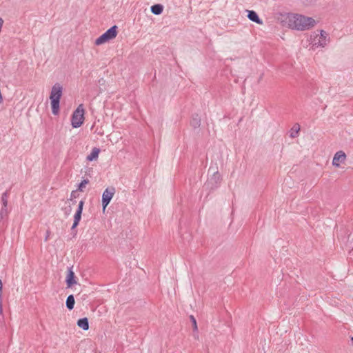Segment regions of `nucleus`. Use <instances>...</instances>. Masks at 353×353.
I'll return each mask as SVG.
<instances>
[{
  "label": "nucleus",
  "instance_id": "obj_1",
  "mask_svg": "<svg viewBox=\"0 0 353 353\" xmlns=\"http://www.w3.org/2000/svg\"><path fill=\"white\" fill-rule=\"evenodd\" d=\"M287 26L294 30L304 31L315 26L316 21L314 19L300 14L290 13L285 16Z\"/></svg>",
  "mask_w": 353,
  "mask_h": 353
},
{
  "label": "nucleus",
  "instance_id": "obj_2",
  "mask_svg": "<svg viewBox=\"0 0 353 353\" xmlns=\"http://www.w3.org/2000/svg\"><path fill=\"white\" fill-rule=\"evenodd\" d=\"M63 87L59 83H55L51 90L50 94L52 112L54 115H57L59 112V103L62 96Z\"/></svg>",
  "mask_w": 353,
  "mask_h": 353
},
{
  "label": "nucleus",
  "instance_id": "obj_3",
  "mask_svg": "<svg viewBox=\"0 0 353 353\" xmlns=\"http://www.w3.org/2000/svg\"><path fill=\"white\" fill-rule=\"evenodd\" d=\"M310 39L314 48H324L329 42L328 34L323 30L319 33L314 32L312 34Z\"/></svg>",
  "mask_w": 353,
  "mask_h": 353
},
{
  "label": "nucleus",
  "instance_id": "obj_4",
  "mask_svg": "<svg viewBox=\"0 0 353 353\" xmlns=\"http://www.w3.org/2000/svg\"><path fill=\"white\" fill-rule=\"evenodd\" d=\"M85 109L83 104H80L74 111L71 117V125L74 128L81 127L85 121Z\"/></svg>",
  "mask_w": 353,
  "mask_h": 353
},
{
  "label": "nucleus",
  "instance_id": "obj_5",
  "mask_svg": "<svg viewBox=\"0 0 353 353\" xmlns=\"http://www.w3.org/2000/svg\"><path fill=\"white\" fill-rule=\"evenodd\" d=\"M118 28L117 26H113L110 29H108L106 32H105L103 34H102L99 37H98L94 41V44L96 46H101L103 45L110 40L114 39L116 38L118 34Z\"/></svg>",
  "mask_w": 353,
  "mask_h": 353
},
{
  "label": "nucleus",
  "instance_id": "obj_6",
  "mask_svg": "<svg viewBox=\"0 0 353 353\" xmlns=\"http://www.w3.org/2000/svg\"><path fill=\"white\" fill-rule=\"evenodd\" d=\"M347 161V155L343 150L337 151L332 159V165L336 168H341L342 165H344Z\"/></svg>",
  "mask_w": 353,
  "mask_h": 353
},
{
  "label": "nucleus",
  "instance_id": "obj_7",
  "mask_svg": "<svg viewBox=\"0 0 353 353\" xmlns=\"http://www.w3.org/2000/svg\"><path fill=\"white\" fill-rule=\"evenodd\" d=\"M115 193V189L113 187L106 188L102 194L103 210L105 211V208L110 203Z\"/></svg>",
  "mask_w": 353,
  "mask_h": 353
},
{
  "label": "nucleus",
  "instance_id": "obj_8",
  "mask_svg": "<svg viewBox=\"0 0 353 353\" xmlns=\"http://www.w3.org/2000/svg\"><path fill=\"white\" fill-rule=\"evenodd\" d=\"M83 205H84L83 201H81L79 203L78 209L74 216V223H73V225L72 227V228H75L78 225V224L81 219V214H82V211H83Z\"/></svg>",
  "mask_w": 353,
  "mask_h": 353
},
{
  "label": "nucleus",
  "instance_id": "obj_9",
  "mask_svg": "<svg viewBox=\"0 0 353 353\" xmlns=\"http://www.w3.org/2000/svg\"><path fill=\"white\" fill-rule=\"evenodd\" d=\"M65 281L68 288H72L73 285L77 283L74 272L71 269L68 272Z\"/></svg>",
  "mask_w": 353,
  "mask_h": 353
},
{
  "label": "nucleus",
  "instance_id": "obj_10",
  "mask_svg": "<svg viewBox=\"0 0 353 353\" xmlns=\"http://www.w3.org/2000/svg\"><path fill=\"white\" fill-rule=\"evenodd\" d=\"M100 153V150L97 148H94L92 150L91 153L87 156L86 159L88 161H92L97 160L99 157V154Z\"/></svg>",
  "mask_w": 353,
  "mask_h": 353
},
{
  "label": "nucleus",
  "instance_id": "obj_11",
  "mask_svg": "<svg viewBox=\"0 0 353 353\" xmlns=\"http://www.w3.org/2000/svg\"><path fill=\"white\" fill-rule=\"evenodd\" d=\"M248 17L250 20L258 23V24H262L263 21L260 19L258 14L256 12L253 10L248 11Z\"/></svg>",
  "mask_w": 353,
  "mask_h": 353
},
{
  "label": "nucleus",
  "instance_id": "obj_12",
  "mask_svg": "<svg viewBox=\"0 0 353 353\" xmlns=\"http://www.w3.org/2000/svg\"><path fill=\"white\" fill-rule=\"evenodd\" d=\"M77 325L82 328L83 330H88L89 329V323L87 318H83L77 321Z\"/></svg>",
  "mask_w": 353,
  "mask_h": 353
},
{
  "label": "nucleus",
  "instance_id": "obj_13",
  "mask_svg": "<svg viewBox=\"0 0 353 353\" xmlns=\"http://www.w3.org/2000/svg\"><path fill=\"white\" fill-rule=\"evenodd\" d=\"M163 7L161 4H155L151 7V11L154 14H160L162 13Z\"/></svg>",
  "mask_w": 353,
  "mask_h": 353
},
{
  "label": "nucleus",
  "instance_id": "obj_14",
  "mask_svg": "<svg viewBox=\"0 0 353 353\" xmlns=\"http://www.w3.org/2000/svg\"><path fill=\"white\" fill-rule=\"evenodd\" d=\"M75 303L73 295H69L66 299V306L69 310H72Z\"/></svg>",
  "mask_w": 353,
  "mask_h": 353
},
{
  "label": "nucleus",
  "instance_id": "obj_15",
  "mask_svg": "<svg viewBox=\"0 0 353 353\" xmlns=\"http://www.w3.org/2000/svg\"><path fill=\"white\" fill-rule=\"evenodd\" d=\"M89 183V180L88 179H84L83 180L79 185V188L78 190L81 192H83L84 188H85V186Z\"/></svg>",
  "mask_w": 353,
  "mask_h": 353
},
{
  "label": "nucleus",
  "instance_id": "obj_16",
  "mask_svg": "<svg viewBox=\"0 0 353 353\" xmlns=\"http://www.w3.org/2000/svg\"><path fill=\"white\" fill-rule=\"evenodd\" d=\"M8 194L7 192H4L2 194L1 201L4 207H6L8 205Z\"/></svg>",
  "mask_w": 353,
  "mask_h": 353
},
{
  "label": "nucleus",
  "instance_id": "obj_17",
  "mask_svg": "<svg viewBox=\"0 0 353 353\" xmlns=\"http://www.w3.org/2000/svg\"><path fill=\"white\" fill-rule=\"evenodd\" d=\"M3 283L0 279V312H2Z\"/></svg>",
  "mask_w": 353,
  "mask_h": 353
},
{
  "label": "nucleus",
  "instance_id": "obj_18",
  "mask_svg": "<svg viewBox=\"0 0 353 353\" xmlns=\"http://www.w3.org/2000/svg\"><path fill=\"white\" fill-rule=\"evenodd\" d=\"M191 319L192 320V323L194 324L195 329H196L197 325H196V321L195 319L194 318L193 316H191Z\"/></svg>",
  "mask_w": 353,
  "mask_h": 353
},
{
  "label": "nucleus",
  "instance_id": "obj_19",
  "mask_svg": "<svg viewBox=\"0 0 353 353\" xmlns=\"http://www.w3.org/2000/svg\"><path fill=\"white\" fill-rule=\"evenodd\" d=\"M351 340H352V342H353V336L351 338Z\"/></svg>",
  "mask_w": 353,
  "mask_h": 353
}]
</instances>
